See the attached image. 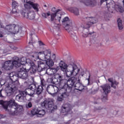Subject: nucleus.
<instances>
[{
  "label": "nucleus",
  "mask_w": 124,
  "mask_h": 124,
  "mask_svg": "<svg viewBox=\"0 0 124 124\" xmlns=\"http://www.w3.org/2000/svg\"><path fill=\"white\" fill-rule=\"evenodd\" d=\"M0 105H2L5 110H8L12 116L18 115L19 113H23L24 111L23 106L18 105L14 99H11L9 101L0 100Z\"/></svg>",
  "instance_id": "nucleus-1"
},
{
  "label": "nucleus",
  "mask_w": 124,
  "mask_h": 124,
  "mask_svg": "<svg viewBox=\"0 0 124 124\" xmlns=\"http://www.w3.org/2000/svg\"><path fill=\"white\" fill-rule=\"evenodd\" d=\"M89 21L88 22H86L84 26V30H83V34H82V37H92V36H93V33H94V31H90V28L92 27V25L93 24H96L97 22H98V19L96 17H89Z\"/></svg>",
  "instance_id": "nucleus-2"
},
{
  "label": "nucleus",
  "mask_w": 124,
  "mask_h": 124,
  "mask_svg": "<svg viewBox=\"0 0 124 124\" xmlns=\"http://www.w3.org/2000/svg\"><path fill=\"white\" fill-rule=\"evenodd\" d=\"M27 90H30L32 91V92H31L30 94H28L30 96L33 97L34 94H36L38 96H41L42 93H43V91L44 89L41 85H38L35 84H31L29 86Z\"/></svg>",
  "instance_id": "nucleus-3"
},
{
  "label": "nucleus",
  "mask_w": 124,
  "mask_h": 124,
  "mask_svg": "<svg viewBox=\"0 0 124 124\" xmlns=\"http://www.w3.org/2000/svg\"><path fill=\"white\" fill-rule=\"evenodd\" d=\"M43 18L45 19H47V17L49 16H51L50 18V22L51 27L52 28H55V27H57L60 24H61V19H62V16H60L58 17V19H55L56 17H57V14L56 13H52L50 14V12H48L47 13H42L41 14Z\"/></svg>",
  "instance_id": "nucleus-4"
},
{
  "label": "nucleus",
  "mask_w": 124,
  "mask_h": 124,
  "mask_svg": "<svg viewBox=\"0 0 124 124\" xmlns=\"http://www.w3.org/2000/svg\"><path fill=\"white\" fill-rule=\"evenodd\" d=\"M77 82V78L75 77H71L67 80L65 81V84L63 86L62 92H67V93H71L73 88Z\"/></svg>",
  "instance_id": "nucleus-5"
},
{
  "label": "nucleus",
  "mask_w": 124,
  "mask_h": 124,
  "mask_svg": "<svg viewBox=\"0 0 124 124\" xmlns=\"http://www.w3.org/2000/svg\"><path fill=\"white\" fill-rule=\"evenodd\" d=\"M73 65L71 64V67H69L68 68L67 67V69L65 71L66 73V76L68 78H69L73 75L75 76L76 75H78V73L80 71V69L77 68V65L74 63H73Z\"/></svg>",
  "instance_id": "nucleus-6"
},
{
  "label": "nucleus",
  "mask_w": 124,
  "mask_h": 124,
  "mask_svg": "<svg viewBox=\"0 0 124 124\" xmlns=\"http://www.w3.org/2000/svg\"><path fill=\"white\" fill-rule=\"evenodd\" d=\"M41 105L42 107H45L46 108L47 110H49V112L53 113L55 112V110L58 109V106L56 105H54V103L51 100H46L43 103H42Z\"/></svg>",
  "instance_id": "nucleus-7"
},
{
  "label": "nucleus",
  "mask_w": 124,
  "mask_h": 124,
  "mask_svg": "<svg viewBox=\"0 0 124 124\" xmlns=\"http://www.w3.org/2000/svg\"><path fill=\"white\" fill-rule=\"evenodd\" d=\"M55 82L58 83L59 88L60 92H62V89L64 86L66 79L63 78V76L60 74H55L54 75Z\"/></svg>",
  "instance_id": "nucleus-8"
},
{
  "label": "nucleus",
  "mask_w": 124,
  "mask_h": 124,
  "mask_svg": "<svg viewBox=\"0 0 124 124\" xmlns=\"http://www.w3.org/2000/svg\"><path fill=\"white\" fill-rule=\"evenodd\" d=\"M100 88L102 89L104 94L101 98L102 101L103 102H106V101L108 100V94L111 93V86H110V85L107 84L101 85Z\"/></svg>",
  "instance_id": "nucleus-9"
},
{
  "label": "nucleus",
  "mask_w": 124,
  "mask_h": 124,
  "mask_svg": "<svg viewBox=\"0 0 124 124\" xmlns=\"http://www.w3.org/2000/svg\"><path fill=\"white\" fill-rule=\"evenodd\" d=\"M16 63L17 62L15 60V59L13 60H9L5 61L4 62L2 67L5 69V70H11V69H13V68H14V66L16 68H18Z\"/></svg>",
  "instance_id": "nucleus-10"
},
{
  "label": "nucleus",
  "mask_w": 124,
  "mask_h": 124,
  "mask_svg": "<svg viewBox=\"0 0 124 124\" xmlns=\"http://www.w3.org/2000/svg\"><path fill=\"white\" fill-rule=\"evenodd\" d=\"M28 4H24V6L25 11H30L31 10L32 8L35 10L36 12H38L39 11V4L38 3H34L33 2L31 1H28Z\"/></svg>",
  "instance_id": "nucleus-11"
},
{
  "label": "nucleus",
  "mask_w": 124,
  "mask_h": 124,
  "mask_svg": "<svg viewBox=\"0 0 124 124\" xmlns=\"http://www.w3.org/2000/svg\"><path fill=\"white\" fill-rule=\"evenodd\" d=\"M5 31L11 33H18L20 31V27L14 24H9L5 26Z\"/></svg>",
  "instance_id": "nucleus-12"
},
{
  "label": "nucleus",
  "mask_w": 124,
  "mask_h": 124,
  "mask_svg": "<svg viewBox=\"0 0 124 124\" xmlns=\"http://www.w3.org/2000/svg\"><path fill=\"white\" fill-rule=\"evenodd\" d=\"M26 70L27 68H21L16 72L15 75L17 77V78H21V79L26 80L29 77V75Z\"/></svg>",
  "instance_id": "nucleus-13"
},
{
  "label": "nucleus",
  "mask_w": 124,
  "mask_h": 124,
  "mask_svg": "<svg viewBox=\"0 0 124 124\" xmlns=\"http://www.w3.org/2000/svg\"><path fill=\"white\" fill-rule=\"evenodd\" d=\"M15 60L16 62V66L18 67H20L21 65H25L26 63L27 64H29L30 62H31V60L30 59H26L25 57H22L20 59L19 57H15Z\"/></svg>",
  "instance_id": "nucleus-14"
},
{
  "label": "nucleus",
  "mask_w": 124,
  "mask_h": 124,
  "mask_svg": "<svg viewBox=\"0 0 124 124\" xmlns=\"http://www.w3.org/2000/svg\"><path fill=\"white\" fill-rule=\"evenodd\" d=\"M30 68L29 69H26V71L27 72L28 74H31V75H33L36 73L37 69L38 68V66L36 65L33 61H30Z\"/></svg>",
  "instance_id": "nucleus-15"
},
{
  "label": "nucleus",
  "mask_w": 124,
  "mask_h": 124,
  "mask_svg": "<svg viewBox=\"0 0 124 124\" xmlns=\"http://www.w3.org/2000/svg\"><path fill=\"white\" fill-rule=\"evenodd\" d=\"M38 72H42V71H45L46 69L48 68V65L46 62V61H37Z\"/></svg>",
  "instance_id": "nucleus-16"
},
{
  "label": "nucleus",
  "mask_w": 124,
  "mask_h": 124,
  "mask_svg": "<svg viewBox=\"0 0 124 124\" xmlns=\"http://www.w3.org/2000/svg\"><path fill=\"white\" fill-rule=\"evenodd\" d=\"M46 112L44 109H39L37 108H33L31 111V114L33 116L35 115H37V117H39V118H42L45 115Z\"/></svg>",
  "instance_id": "nucleus-17"
},
{
  "label": "nucleus",
  "mask_w": 124,
  "mask_h": 124,
  "mask_svg": "<svg viewBox=\"0 0 124 124\" xmlns=\"http://www.w3.org/2000/svg\"><path fill=\"white\" fill-rule=\"evenodd\" d=\"M21 14L22 16H24L25 18L29 19V20H33L35 17L34 13L31 12V10L25 11V9L24 11H21Z\"/></svg>",
  "instance_id": "nucleus-18"
},
{
  "label": "nucleus",
  "mask_w": 124,
  "mask_h": 124,
  "mask_svg": "<svg viewBox=\"0 0 124 124\" xmlns=\"http://www.w3.org/2000/svg\"><path fill=\"white\" fill-rule=\"evenodd\" d=\"M30 93H28L27 92L21 91L19 92V93L16 96V99L19 102H24L25 101V98L27 95H29Z\"/></svg>",
  "instance_id": "nucleus-19"
},
{
  "label": "nucleus",
  "mask_w": 124,
  "mask_h": 124,
  "mask_svg": "<svg viewBox=\"0 0 124 124\" xmlns=\"http://www.w3.org/2000/svg\"><path fill=\"white\" fill-rule=\"evenodd\" d=\"M77 30V28L75 26H72V28L69 27L67 29H66V30L69 33L71 37L75 40V41H76L77 40V36H76V33H75V32H74V31H76Z\"/></svg>",
  "instance_id": "nucleus-20"
},
{
  "label": "nucleus",
  "mask_w": 124,
  "mask_h": 124,
  "mask_svg": "<svg viewBox=\"0 0 124 124\" xmlns=\"http://www.w3.org/2000/svg\"><path fill=\"white\" fill-rule=\"evenodd\" d=\"M62 24L64 25V27L65 28V30L66 29H68V28H72L73 27L72 25V22L71 20H69V18L67 16H65L64 18H63L62 21Z\"/></svg>",
  "instance_id": "nucleus-21"
},
{
  "label": "nucleus",
  "mask_w": 124,
  "mask_h": 124,
  "mask_svg": "<svg viewBox=\"0 0 124 124\" xmlns=\"http://www.w3.org/2000/svg\"><path fill=\"white\" fill-rule=\"evenodd\" d=\"M18 83L16 82H12L11 84L9 85L10 89H8L7 91V96H10L13 94V93L15 92V90L17 89V85Z\"/></svg>",
  "instance_id": "nucleus-22"
},
{
  "label": "nucleus",
  "mask_w": 124,
  "mask_h": 124,
  "mask_svg": "<svg viewBox=\"0 0 124 124\" xmlns=\"http://www.w3.org/2000/svg\"><path fill=\"white\" fill-rule=\"evenodd\" d=\"M97 2L95 0H85L84 4L86 6H90V7H94L96 6Z\"/></svg>",
  "instance_id": "nucleus-23"
},
{
  "label": "nucleus",
  "mask_w": 124,
  "mask_h": 124,
  "mask_svg": "<svg viewBox=\"0 0 124 124\" xmlns=\"http://www.w3.org/2000/svg\"><path fill=\"white\" fill-rule=\"evenodd\" d=\"M62 113L69 114L71 112V106L69 103L63 104L62 108Z\"/></svg>",
  "instance_id": "nucleus-24"
},
{
  "label": "nucleus",
  "mask_w": 124,
  "mask_h": 124,
  "mask_svg": "<svg viewBox=\"0 0 124 124\" xmlns=\"http://www.w3.org/2000/svg\"><path fill=\"white\" fill-rule=\"evenodd\" d=\"M42 56H44L45 61H48L51 59V50L48 49L42 51Z\"/></svg>",
  "instance_id": "nucleus-25"
},
{
  "label": "nucleus",
  "mask_w": 124,
  "mask_h": 124,
  "mask_svg": "<svg viewBox=\"0 0 124 124\" xmlns=\"http://www.w3.org/2000/svg\"><path fill=\"white\" fill-rule=\"evenodd\" d=\"M69 92H67V91H63V92L62 93V94L60 96H58L57 98V101H59L60 102H62V100H64V98H66V97H68L69 96V94L68 93Z\"/></svg>",
  "instance_id": "nucleus-26"
},
{
  "label": "nucleus",
  "mask_w": 124,
  "mask_h": 124,
  "mask_svg": "<svg viewBox=\"0 0 124 124\" xmlns=\"http://www.w3.org/2000/svg\"><path fill=\"white\" fill-rule=\"evenodd\" d=\"M74 87L75 89H79V92H82L84 90V86L80 82V79L79 78L78 80V82L75 83Z\"/></svg>",
  "instance_id": "nucleus-27"
},
{
  "label": "nucleus",
  "mask_w": 124,
  "mask_h": 124,
  "mask_svg": "<svg viewBox=\"0 0 124 124\" xmlns=\"http://www.w3.org/2000/svg\"><path fill=\"white\" fill-rule=\"evenodd\" d=\"M108 81L111 83V88H113L114 90H116L117 89V86H118V85H119V82H117L115 80H113V78H108Z\"/></svg>",
  "instance_id": "nucleus-28"
},
{
  "label": "nucleus",
  "mask_w": 124,
  "mask_h": 124,
  "mask_svg": "<svg viewBox=\"0 0 124 124\" xmlns=\"http://www.w3.org/2000/svg\"><path fill=\"white\" fill-rule=\"evenodd\" d=\"M9 77L12 83H19V81H18V78L16 74L14 75L12 73H11L10 74Z\"/></svg>",
  "instance_id": "nucleus-29"
},
{
  "label": "nucleus",
  "mask_w": 124,
  "mask_h": 124,
  "mask_svg": "<svg viewBox=\"0 0 124 124\" xmlns=\"http://www.w3.org/2000/svg\"><path fill=\"white\" fill-rule=\"evenodd\" d=\"M59 66L62 70V71H66V69H67V64H65L63 61H61L59 63Z\"/></svg>",
  "instance_id": "nucleus-30"
},
{
  "label": "nucleus",
  "mask_w": 124,
  "mask_h": 124,
  "mask_svg": "<svg viewBox=\"0 0 124 124\" xmlns=\"http://www.w3.org/2000/svg\"><path fill=\"white\" fill-rule=\"evenodd\" d=\"M69 11L72 13H74L77 16L79 15V9L76 7H71L69 8Z\"/></svg>",
  "instance_id": "nucleus-31"
},
{
  "label": "nucleus",
  "mask_w": 124,
  "mask_h": 124,
  "mask_svg": "<svg viewBox=\"0 0 124 124\" xmlns=\"http://www.w3.org/2000/svg\"><path fill=\"white\" fill-rule=\"evenodd\" d=\"M114 9L117 12H120V13H123L124 11V8L119 5H114Z\"/></svg>",
  "instance_id": "nucleus-32"
},
{
  "label": "nucleus",
  "mask_w": 124,
  "mask_h": 124,
  "mask_svg": "<svg viewBox=\"0 0 124 124\" xmlns=\"http://www.w3.org/2000/svg\"><path fill=\"white\" fill-rule=\"evenodd\" d=\"M42 51L40 52H34L32 55H31L32 58H34L35 59H39V56L41 57L43 54Z\"/></svg>",
  "instance_id": "nucleus-33"
},
{
  "label": "nucleus",
  "mask_w": 124,
  "mask_h": 124,
  "mask_svg": "<svg viewBox=\"0 0 124 124\" xmlns=\"http://www.w3.org/2000/svg\"><path fill=\"white\" fill-rule=\"evenodd\" d=\"M117 24L119 30H123L124 29V26L123 25V21L121 18H118L117 19Z\"/></svg>",
  "instance_id": "nucleus-34"
},
{
  "label": "nucleus",
  "mask_w": 124,
  "mask_h": 124,
  "mask_svg": "<svg viewBox=\"0 0 124 124\" xmlns=\"http://www.w3.org/2000/svg\"><path fill=\"white\" fill-rule=\"evenodd\" d=\"M47 82L54 85L55 83H56V80L55 79L54 76L53 75L52 77H49L47 79Z\"/></svg>",
  "instance_id": "nucleus-35"
},
{
  "label": "nucleus",
  "mask_w": 124,
  "mask_h": 124,
  "mask_svg": "<svg viewBox=\"0 0 124 124\" xmlns=\"http://www.w3.org/2000/svg\"><path fill=\"white\" fill-rule=\"evenodd\" d=\"M46 64L47 65V68L52 67L54 65V62L53 60L49 59L46 61Z\"/></svg>",
  "instance_id": "nucleus-36"
},
{
  "label": "nucleus",
  "mask_w": 124,
  "mask_h": 124,
  "mask_svg": "<svg viewBox=\"0 0 124 124\" xmlns=\"http://www.w3.org/2000/svg\"><path fill=\"white\" fill-rule=\"evenodd\" d=\"M45 71V74H47V75H54V74H53V71L51 67L47 68Z\"/></svg>",
  "instance_id": "nucleus-37"
},
{
  "label": "nucleus",
  "mask_w": 124,
  "mask_h": 124,
  "mask_svg": "<svg viewBox=\"0 0 124 124\" xmlns=\"http://www.w3.org/2000/svg\"><path fill=\"white\" fill-rule=\"evenodd\" d=\"M51 68L52 70L53 74H54V75L56 74V72H58V70H60V67L59 66L53 67H51Z\"/></svg>",
  "instance_id": "nucleus-38"
},
{
  "label": "nucleus",
  "mask_w": 124,
  "mask_h": 124,
  "mask_svg": "<svg viewBox=\"0 0 124 124\" xmlns=\"http://www.w3.org/2000/svg\"><path fill=\"white\" fill-rule=\"evenodd\" d=\"M51 11L52 12H54V13H56V14H58V12H60V11H62V9H58L57 10V9L55 7H53L51 9Z\"/></svg>",
  "instance_id": "nucleus-39"
},
{
  "label": "nucleus",
  "mask_w": 124,
  "mask_h": 124,
  "mask_svg": "<svg viewBox=\"0 0 124 124\" xmlns=\"http://www.w3.org/2000/svg\"><path fill=\"white\" fill-rule=\"evenodd\" d=\"M46 81H45V79H44V78H42L41 79V86H42V87H45V86H46Z\"/></svg>",
  "instance_id": "nucleus-40"
},
{
  "label": "nucleus",
  "mask_w": 124,
  "mask_h": 124,
  "mask_svg": "<svg viewBox=\"0 0 124 124\" xmlns=\"http://www.w3.org/2000/svg\"><path fill=\"white\" fill-rule=\"evenodd\" d=\"M51 87V88H57V86L56 85H53V84H50L49 85L47 86V88H46V92H47V93H49V91H48V90H49V89H50V87Z\"/></svg>",
  "instance_id": "nucleus-41"
},
{
  "label": "nucleus",
  "mask_w": 124,
  "mask_h": 124,
  "mask_svg": "<svg viewBox=\"0 0 124 124\" xmlns=\"http://www.w3.org/2000/svg\"><path fill=\"white\" fill-rule=\"evenodd\" d=\"M81 92L82 91H80L79 89H76V88L74 90V93H76V94H80Z\"/></svg>",
  "instance_id": "nucleus-42"
},
{
  "label": "nucleus",
  "mask_w": 124,
  "mask_h": 124,
  "mask_svg": "<svg viewBox=\"0 0 124 124\" xmlns=\"http://www.w3.org/2000/svg\"><path fill=\"white\" fill-rule=\"evenodd\" d=\"M18 6V3L16 1H13L12 2V7L16 8Z\"/></svg>",
  "instance_id": "nucleus-43"
},
{
  "label": "nucleus",
  "mask_w": 124,
  "mask_h": 124,
  "mask_svg": "<svg viewBox=\"0 0 124 124\" xmlns=\"http://www.w3.org/2000/svg\"><path fill=\"white\" fill-rule=\"evenodd\" d=\"M33 41L32 39V33L30 34V41L29 42V44H31V43H33Z\"/></svg>",
  "instance_id": "nucleus-44"
},
{
  "label": "nucleus",
  "mask_w": 124,
  "mask_h": 124,
  "mask_svg": "<svg viewBox=\"0 0 124 124\" xmlns=\"http://www.w3.org/2000/svg\"><path fill=\"white\" fill-rule=\"evenodd\" d=\"M91 78V74H89V78H88L87 79V80H88V86H90V85H92V84H93V83L92 82H91L90 81V78Z\"/></svg>",
  "instance_id": "nucleus-45"
},
{
  "label": "nucleus",
  "mask_w": 124,
  "mask_h": 124,
  "mask_svg": "<svg viewBox=\"0 0 124 124\" xmlns=\"http://www.w3.org/2000/svg\"><path fill=\"white\" fill-rule=\"evenodd\" d=\"M50 60H52V61H56V54H53L51 58H50Z\"/></svg>",
  "instance_id": "nucleus-46"
},
{
  "label": "nucleus",
  "mask_w": 124,
  "mask_h": 124,
  "mask_svg": "<svg viewBox=\"0 0 124 124\" xmlns=\"http://www.w3.org/2000/svg\"><path fill=\"white\" fill-rule=\"evenodd\" d=\"M38 44L39 46H44V45H45V44L41 41H39Z\"/></svg>",
  "instance_id": "nucleus-47"
},
{
  "label": "nucleus",
  "mask_w": 124,
  "mask_h": 124,
  "mask_svg": "<svg viewBox=\"0 0 124 124\" xmlns=\"http://www.w3.org/2000/svg\"><path fill=\"white\" fill-rule=\"evenodd\" d=\"M12 12L14 14H15V13H17V10L16 9V8L13 7V9H12Z\"/></svg>",
  "instance_id": "nucleus-48"
},
{
  "label": "nucleus",
  "mask_w": 124,
  "mask_h": 124,
  "mask_svg": "<svg viewBox=\"0 0 124 124\" xmlns=\"http://www.w3.org/2000/svg\"><path fill=\"white\" fill-rule=\"evenodd\" d=\"M11 49H12L13 50H17L18 49V47L17 46H10Z\"/></svg>",
  "instance_id": "nucleus-49"
},
{
  "label": "nucleus",
  "mask_w": 124,
  "mask_h": 124,
  "mask_svg": "<svg viewBox=\"0 0 124 124\" xmlns=\"http://www.w3.org/2000/svg\"><path fill=\"white\" fill-rule=\"evenodd\" d=\"M28 108H31V107H32V104H31V102H29L28 104Z\"/></svg>",
  "instance_id": "nucleus-50"
},
{
  "label": "nucleus",
  "mask_w": 124,
  "mask_h": 124,
  "mask_svg": "<svg viewBox=\"0 0 124 124\" xmlns=\"http://www.w3.org/2000/svg\"><path fill=\"white\" fill-rule=\"evenodd\" d=\"M0 26L1 29H4V30H5V27L4 28V26L2 23V22H1V23H0Z\"/></svg>",
  "instance_id": "nucleus-51"
},
{
  "label": "nucleus",
  "mask_w": 124,
  "mask_h": 124,
  "mask_svg": "<svg viewBox=\"0 0 124 124\" xmlns=\"http://www.w3.org/2000/svg\"><path fill=\"white\" fill-rule=\"evenodd\" d=\"M80 76H81L82 77H83V76H84V73H81V74L79 75L78 79H80L79 78H80Z\"/></svg>",
  "instance_id": "nucleus-52"
},
{
  "label": "nucleus",
  "mask_w": 124,
  "mask_h": 124,
  "mask_svg": "<svg viewBox=\"0 0 124 124\" xmlns=\"http://www.w3.org/2000/svg\"><path fill=\"white\" fill-rule=\"evenodd\" d=\"M0 97H1V98H3L4 97V96L1 94V90L0 91Z\"/></svg>",
  "instance_id": "nucleus-53"
},
{
  "label": "nucleus",
  "mask_w": 124,
  "mask_h": 124,
  "mask_svg": "<svg viewBox=\"0 0 124 124\" xmlns=\"http://www.w3.org/2000/svg\"><path fill=\"white\" fill-rule=\"evenodd\" d=\"M24 2H25V3H24V4H29V1H28V0H23Z\"/></svg>",
  "instance_id": "nucleus-54"
},
{
  "label": "nucleus",
  "mask_w": 124,
  "mask_h": 124,
  "mask_svg": "<svg viewBox=\"0 0 124 124\" xmlns=\"http://www.w3.org/2000/svg\"><path fill=\"white\" fill-rule=\"evenodd\" d=\"M107 0H101V1H100L101 4H102V3H103V2H104V1H107Z\"/></svg>",
  "instance_id": "nucleus-55"
},
{
  "label": "nucleus",
  "mask_w": 124,
  "mask_h": 124,
  "mask_svg": "<svg viewBox=\"0 0 124 124\" xmlns=\"http://www.w3.org/2000/svg\"><path fill=\"white\" fill-rule=\"evenodd\" d=\"M24 33H25V31H21L20 32V34H22V35H21L20 36H23V35H24Z\"/></svg>",
  "instance_id": "nucleus-56"
},
{
  "label": "nucleus",
  "mask_w": 124,
  "mask_h": 124,
  "mask_svg": "<svg viewBox=\"0 0 124 124\" xmlns=\"http://www.w3.org/2000/svg\"><path fill=\"white\" fill-rule=\"evenodd\" d=\"M0 37H3V35H2V34H0Z\"/></svg>",
  "instance_id": "nucleus-57"
},
{
  "label": "nucleus",
  "mask_w": 124,
  "mask_h": 124,
  "mask_svg": "<svg viewBox=\"0 0 124 124\" xmlns=\"http://www.w3.org/2000/svg\"><path fill=\"white\" fill-rule=\"evenodd\" d=\"M2 87V84H0V88H1Z\"/></svg>",
  "instance_id": "nucleus-58"
},
{
  "label": "nucleus",
  "mask_w": 124,
  "mask_h": 124,
  "mask_svg": "<svg viewBox=\"0 0 124 124\" xmlns=\"http://www.w3.org/2000/svg\"><path fill=\"white\" fill-rule=\"evenodd\" d=\"M44 6L45 7H47V5H44Z\"/></svg>",
  "instance_id": "nucleus-59"
},
{
  "label": "nucleus",
  "mask_w": 124,
  "mask_h": 124,
  "mask_svg": "<svg viewBox=\"0 0 124 124\" xmlns=\"http://www.w3.org/2000/svg\"><path fill=\"white\" fill-rule=\"evenodd\" d=\"M1 74V71H0V75Z\"/></svg>",
  "instance_id": "nucleus-60"
},
{
  "label": "nucleus",
  "mask_w": 124,
  "mask_h": 124,
  "mask_svg": "<svg viewBox=\"0 0 124 124\" xmlns=\"http://www.w3.org/2000/svg\"><path fill=\"white\" fill-rule=\"evenodd\" d=\"M107 4H108V2L107 1Z\"/></svg>",
  "instance_id": "nucleus-61"
},
{
  "label": "nucleus",
  "mask_w": 124,
  "mask_h": 124,
  "mask_svg": "<svg viewBox=\"0 0 124 124\" xmlns=\"http://www.w3.org/2000/svg\"><path fill=\"white\" fill-rule=\"evenodd\" d=\"M1 23V21H0V23Z\"/></svg>",
  "instance_id": "nucleus-62"
},
{
  "label": "nucleus",
  "mask_w": 124,
  "mask_h": 124,
  "mask_svg": "<svg viewBox=\"0 0 124 124\" xmlns=\"http://www.w3.org/2000/svg\"><path fill=\"white\" fill-rule=\"evenodd\" d=\"M36 37H37V36L35 35Z\"/></svg>",
  "instance_id": "nucleus-63"
}]
</instances>
